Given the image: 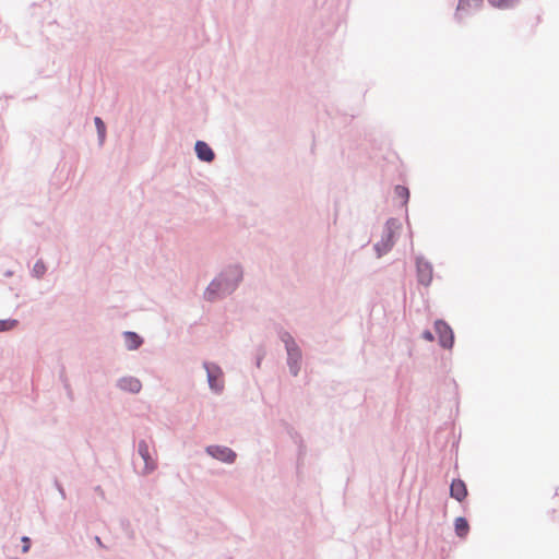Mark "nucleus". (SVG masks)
<instances>
[{
  "label": "nucleus",
  "mask_w": 559,
  "mask_h": 559,
  "mask_svg": "<svg viewBox=\"0 0 559 559\" xmlns=\"http://www.w3.org/2000/svg\"><path fill=\"white\" fill-rule=\"evenodd\" d=\"M243 280V269L240 264H229L224 267L207 285L204 299L213 302L231 295Z\"/></svg>",
  "instance_id": "f257e3e1"
},
{
  "label": "nucleus",
  "mask_w": 559,
  "mask_h": 559,
  "mask_svg": "<svg viewBox=\"0 0 559 559\" xmlns=\"http://www.w3.org/2000/svg\"><path fill=\"white\" fill-rule=\"evenodd\" d=\"M432 447L442 454H457L459 439L449 428H440L433 436Z\"/></svg>",
  "instance_id": "f03ea898"
},
{
  "label": "nucleus",
  "mask_w": 559,
  "mask_h": 559,
  "mask_svg": "<svg viewBox=\"0 0 559 559\" xmlns=\"http://www.w3.org/2000/svg\"><path fill=\"white\" fill-rule=\"evenodd\" d=\"M203 368L206 371V378L210 390L215 394H221L224 391V372L222 368L211 361H204Z\"/></svg>",
  "instance_id": "7ed1b4c3"
},
{
  "label": "nucleus",
  "mask_w": 559,
  "mask_h": 559,
  "mask_svg": "<svg viewBox=\"0 0 559 559\" xmlns=\"http://www.w3.org/2000/svg\"><path fill=\"white\" fill-rule=\"evenodd\" d=\"M433 326L436 334L438 335V343L440 347L444 349H452L455 336L450 324L443 319H437Z\"/></svg>",
  "instance_id": "20e7f679"
},
{
  "label": "nucleus",
  "mask_w": 559,
  "mask_h": 559,
  "mask_svg": "<svg viewBox=\"0 0 559 559\" xmlns=\"http://www.w3.org/2000/svg\"><path fill=\"white\" fill-rule=\"evenodd\" d=\"M415 264L418 284L428 287L432 281V264L428 260H426L421 254L415 258Z\"/></svg>",
  "instance_id": "39448f33"
},
{
  "label": "nucleus",
  "mask_w": 559,
  "mask_h": 559,
  "mask_svg": "<svg viewBox=\"0 0 559 559\" xmlns=\"http://www.w3.org/2000/svg\"><path fill=\"white\" fill-rule=\"evenodd\" d=\"M483 5V0H459L454 19L456 22L462 23L465 17L472 15Z\"/></svg>",
  "instance_id": "423d86ee"
},
{
  "label": "nucleus",
  "mask_w": 559,
  "mask_h": 559,
  "mask_svg": "<svg viewBox=\"0 0 559 559\" xmlns=\"http://www.w3.org/2000/svg\"><path fill=\"white\" fill-rule=\"evenodd\" d=\"M287 366L293 377H297L300 371L302 354L299 346L286 349Z\"/></svg>",
  "instance_id": "0eeeda50"
},
{
  "label": "nucleus",
  "mask_w": 559,
  "mask_h": 559,
  "mask_svg": "<svg viewBox=\"0 0 559 559\" xmlns=\"http://www.w3.org/2000/svg\"><path fill=\"white\" fill-rule=\"evenodd\" d=\"M116 386L121 391L129 392L132 394H136L142 389L141 381L131 376L121 377L117 380Z\"/></svg>",
  "instance_id": "6e6552de"
},
{
  "label": "nucleus",
  "mask_w": 559,
  "mask_h": 559,
  "mask_svg": "<svg viewBox=\"0 0 559 559\" xmlns=\"http://www.w3.org/2000/svg\"><path fill=\"white\" fill-rule=\"evenodd\" d=\"M194 152L201 162L212 163L215 159V152L205 141L198 140L194 144Z\"/></svg>",
  "instance_id": "1a4fd4ad"
},
{
  "label": "nucleus",
  "mask_w": 559,
  "mask_h": 559,
  "mask_svg": "<svg viewBox=\"0 0 559 559\" xmlns=\"http://www.w3.org/2000/svg\"><path fill=\"white\" fill-rule=\"evenodd\" d=\"M395 243L394 237L390 234L382 233L381 239L373 245V249L378 258L386 254Z\"/></svg>",
  "instance_id": "9d476101"
},
{
  "label": "nucleus",
  "mask_w": 559,
  "mask_h": 559,
  "mask_svg": "<svg viewBox=\"0 0 559 559\" xmlns=\"http://www.w3.org/2000/svg\"><path fill=\"white\" fill-rule=\"evenodd\" d=\"M450 496L462 502L467 497V488L462 479H454L450 486Z\"/></svg>",
  "instance_id": "9b49d317"
},
{
  "label": "nucleus",
  "mask_w": 559,
  "mask_h": 559,
  "mask_svg": "<svg viewBox=\"0 0 559 559\" xmlns=\"http://www.w3.org/2000/svg\"><path fill=\"white\" fill-rule=\"evenodd\" d=\"M122 335L124 338L126 347L129 350H135V349L140 348L142 346V344L144 343L143 337L140 334H138L136 332L124 331L122 333Z\"/></svg>",
  "instance_id": "f8f14e48"
},
{
  "label": "nucleus",
  "mask_w": 559,
  "mask_h": 559,
  "mask_svg": "<svg viewBox=\"0 0 559 559\" xmlns=\"http://www.w3.org/2000/svg\"><path fill=\"white\" fill-rule=\"evenodd\" d=\"M275 330L278 338L284 343L285 349L298 346L292 334L288 331L284 330L283 326L277 325Z\"/></svg>",
  "instance_id": "ddd939ff"
},
{
  "label": "nucleus",
  "mask_w": 559,
  "mask_h": 559,
  "mask_svg": "<svg viewBox=\"0 0 559 559\" xmlns=\"http://www.w3.org/2000/svg\"><path fill=\"white\" fill-rule=\"evenodd\" d=\"M454 526L456 535L461 538L465 537L469 531V525L466 519L462 516L455 519Z\"/></svg>",
  "instance_id": "4468645a"
},
{
  "label": "nucleus",
  "mask_w": 559,
  "mask_h": 559,
  "mask_svg": "<svg viewBox=\"0 0 559 559\" xmlns=\"http://www.w3.org/2000/svg\"><path fill=\"white\" fill-rule=\"evenodd\" d=\"M394 193L397 198H400L402 200L401 205L403 207H406V205L409 201V197H411L409 189L406 186L396 185L394 188Z\"/></svg>",
  "instance_id": "2eb2a0df"
},
{
  "label": "nucleus",
  "mask_w": 559,
  "mask_h": 559,
  "mask_svg": "<svg viewBox=\"0 0 559 559\" xmlns=\"http://www.w3.org/2000/svg\"><path fill=\"white\" fill-rule=\"evenodd\" d=\"M94 123L97 131L98 144L102 146L106 139V124L100 117H95Z\"/></svg>",
  "instance_id": "dca6fc26"
},
{
  "label": "nucleus",
  "mask_w": 559,
  "mask_h": 559,
  "mask_svg": "<svg viewBox=\"0 0 559 559\" xmlns=\"http://www.w3.org/2000/svg\"><path fill=\"white\" fill-rule=\"evenodd\" d=\"M402 227V224L399 218L390 217L386 219L384 224L383 231L390 234L394 237L395 231Z\"/></svg>",
  "instance_id": "f3484780"
},
{
  "label": "nucleus",
  "mask_w": 559,
  "mask_h": 559,
  "mask_svg": "<svg viewBox=\"0 0 559 559\" xmlns=\"http://www.w3.org/2000/svg\"><path fill=\"white\" fill-rule=\"evenodd\" d=\"M492 7L506 10L518 5L520 0H487Z\"/></svg>",
  "instance_id": "a211bd4d"
},
{
  "label": "nucleus",
  "mask_w": 559,
  "mask_h": 559,
  "mask_svg": "<svg viewBox=\"0 0 559 559\" xmlns=\"http://www.w3.org/2000/svg\"><path fill=\"white\" fill-rule=\"evenodd\" d=\"M205 452L206 454H237L234 450L224 445H207Z\"/></svg>",
  "instance_id": "6ab92c4d"
},
{
  "label": "nucleus",
  "mask_w": 559,
  "mask_h": 559,
  "mask_svg": "<svg viewBox=\"0 0 559 559\" xmlns=\"http://www.w3.org/2000/svg\"><path fill=\"white\" fill-rule=\"evenodd\" d=\"M19 323L16 319H0V333L14 330Z\"/></svg>",
  "instance_id": "aec40b11"
},
{
  "label": "nucleus",
  "mask_w": 559,
  "mask_h": 559,
  "mask_svg": "<svg viewBox=\"0 0 559 559\" xmlns=\"http://www.w3.org/2000/svg\"><path fill=\"white\" fill-rule=\"evenodd\" d=\"M47 271L46 264L41 259L37 260L33 266L32 275L36 278H41Z\"/></svg>",
  "instance_id": "412c9836"
},
{
  "label": "nucleus",
  "mask_w": 559,
  "mask_h": 559,
  "mask_svg": "<svg viewBox=\"0 0 559 559\" xmlns=\"http://www.w3.org/2000/svg\"><path fill=\"white\" fill-rule=\"evenodd\" d=\"M141 464L143 465L142 473H148L153 471L156 466V462L153 456H141Z\"/></svg>",
  "instance_id": "4be33fe9"
},
{
  "label": "nucleus",
  "mask_w": 559,
  "mask_h": 559,
  "mask_svg": "<svg viewBox=\"0 0 559 559\" xmlns=\"http://www.w3.org/2000/svg\"><path fill=\"white\" fill-rule=\"evenodd\" d=\"M138 454H150L148 447L144 440L139 442Z\"/></svg>",
  "instance_id": "5701e85b"
},
{
  "label": "nucleus",
  "mask_w": 559,
  "mask_h": 559,
  "mask_svg": "<svg viewBox=\"0 0 559 559\" xmlns=\"http://www.w3.org/2000/svg\"><path fill=\"white\" fill-rule=\"evenodd\" d=\"M421 337L426 341L432 342L435 340V334L430 330H424Z\"/></svg>",
  "instance_id": "b1692460"
},
{
  "label": "nucleus",
  "mask_w": 559,
  "mask_h": 559,
  "mask_svg": "<svg viewBox=\"0 0 559 559\" xmlns=\"http://www.w3.org/2000/svg\"><path fill=\"white\" fill-rule=\"evenodd\" d=\"M59 379H60V381L62 382L63 385H66V383H69L68 377L66 374L64 366H61V369H60V372H59Z\"/></svg>",
  "instance_id": "393cba45"
},
{
  "label": "nucleus",
  "mask_w": 559,
  "mask_h": 559,
  "mask_svg": "<svg viewBox=\"0 0 559 559\" xmlns=\"http://www.w3.org/2000/svg\"><path fill=\"white\" fill-rule=\"evenodd\" d=\"M264 355H265L264 350H262V349H261V350H259V353H258V355H257V357H255V366H257L258 368H260V366H261V362H262V359H263Z\"/></svg>",
  "instance_id": "a878e982"
},
{
  "label": "nucleus",
  "mask_w": 559,
  "mask_h": 559,
  "mask_svg": "<svg viewBox=\"0 0 559 559\" xmlns=\"http://www.w3.org/2000/svg\"><path fill=\"white\" fill-rule=\"evenodd\" d=\"M22 543H23V552H27L28 549H29V546H31V540L28 537H23L22 538Z\"/></svg>",
  "instance_id": "bb28decb"
},
{
  "label": "nucleus",
  "mask_w": 559,
  "mask_h": 559,
  "mask_svg": "<svg viewBox=\"0 0 559 559\" xmlns=\"http://www.w3.org/2000/svg\"><path fill=\"white\" fill-rule=\"evenodd\" d=\"M63 388L67 391L68 397L72 401L73 400V391L71 389L70 383H66V385H63Z\"/></svg>",
  "instance_id": "cd10ccee"
},
{
  "label": "nucleus",
  "mask_w": 559,
  "mask_h": 559,
  "mask_svg": "<svg viewBox=\"0 0 559 559\" xmlns=\"http://www.w3.org/2000/svg\"><path fill=\"white\" fill-rule=\"evenodd\" d=\"M224 461L227 462V463H233V456L227 455V456H225Z\"/></svg>",
  "instance_id": "c85d7f7f"
},
{
  "label": "nucleus",
  "mask_w": 559,
  "mask_h": 559,
  "mask_svg": "<svg viewBox=\"0 0 559 559\" xmlns=\"http://www.w3.org/2000/svg\"><path fill=\"white\" fill-rule=\"evenodd\" d=\"M12 275H13V272H12V271H10V270H8V271H5V272H4V276H7V277H10V276H12Z\"/></svg>",
  "instance_id": "c756f323"
},
{
  "label": "nucleus",
  "mask_w": 559,
  "mask_h": 559,
  "mask_svg": "<svg viewBox=\"0 0 559 559\" xmlns=\"http://www.w3.org/2000/svg\"><path fill=\"white\" fill-rule=\"evenodd\" d=\"M298 454H302V449H301V447L299 448V452H298Z\"/></svg>",
  "instance_id": "7c9ffc66"
}]
</instances>
